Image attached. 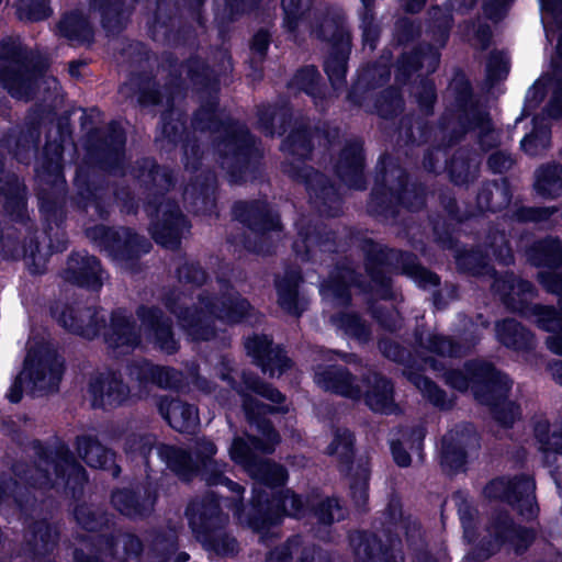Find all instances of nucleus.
I'll return each mask as SVG.
<instances>
[{
    "instance_id": "45",
    "label": "nucleus",
    "mask_w": 562,
    "mask_h": 562,
    "mask_svg": "<svg viewBox=\"0 0 562 562\" xmlns=\"http://www.w3.org/2000/svg\"><path fill=\"white\" fill-rule=\"evenodd\" d=\"M339 326L348 334L359 340H366L369 331L361 319L356 315H344L339 319Z\"/></svg>"
},
{
    "instance_id": "12",
    "label": "nucleus",
    "mask_w": 562,
    "mask_h": 562,
    "mask_svg": "<svg viewBox=\"0 0 562 562\" xmlns=\"http://www.w3.org/2000/svg\"><path fill=\"white\" fill-rule=\"evenodd\" d=\"M247 352L258 361V364L265 372L271 376L276 373H282L289 366L290 360L280 349L271 346V340L267 336H254L246 340Z\"/></svg>"
},
{
    "instance_id": "10",
    "label": "nucleus",
    "mask_w": 562,
    "mask_h": 562,
    "mask_svg": "<svg viewBox=\"0 0 562 562\" xmlns=\"http://www.w3.org/2000/svg\"><path fill=\"white\" fill-rule=\"evenodd\" d=\"M157 215H162V222L151 227L154 239L166 248L178 246L183 229L187 228V221L179 209L171 204H161Z\"/></svg>"
},
{
    "instance_id": "64",
    "label": "nucleus",
    "mask_w": 562,
    "mask_h": 562,
    "mask_svg": "<svg viewBox=\"0 0 562 562\" xmlns=\"http://www.w3.org/2000/svg\"><path fill=\"white\" fill-rule=\"evenodd\" d=\"M391 450L395 462L400 467H407L411 463L408 453L398 443L392 442Z\"/></svg>"
},
{
    "instance_id": "32",
    "label": "nucleus",
    "mask_w": 562,
    "mask_h": 562,
    "mask_svg": "<svg viewBox=\"0 0 562 562\" xmlns=\"http://www.w3.org/2000/svg\"><path fill=\"white\" fill-rule=\"evenodd\" d=\"M158 454L167 465L182 479H189L190 474L195 470V462L182 449L161 446L158 448Z\"/></svg>"
},
{
    "instance_id": "18",
    "label": "nucleus",
    "mask_w": 562,
    "mask_h": 562,
    "mask_svg": "<svg viewBox=\"0 0 562 562\" xmlns=\"http://www.w3.org/2000/svg\"><path fill=\"white\" fill-rule=\"evenodd\" d=\"M68 273L71 276H67V279L82 286L98 289L102 284L103 272L99 261L92 256L79 254L72 256L68 262Z\"/></svg>"
},
{
    "instance_id": "36",
    "label": "nucleus",
    "mask_w": 562,
    "mask_h": 562,
    "mask_svg": "<svg viewBox=\"0 0 562 562\" xmlns=\"http://www.w3.org/2000/svg\"><path fill=\"white\" fill-rule=\"evenodd\" d=\"M53 470L56 477L64 476L65 470L59 462L55 460H50V458L45 454L44 458L41 459L40 465L32 471V473L25 475V480L31 482L33 485H37L40 487H44L48 485L52 481L49 477V470Z\"/></svg>"
},
{
    "instance_id": "20",
    "label": "nucleus",
    "mask_w": 562,
    "mask_h": 562,
    "mask_svg": "<svg viewBox=\"0 0 562 562\" xmlns=\"http://www.w3.org/2000/svg\"><path fill=\"white\" fill-rule=\"evenodd\" d=\"M495 291L502 294L505 304L513 311L526 313V305L533 296L532 285L528 281L510 277L504 280H496Z\"/></svg>"
},
{
    "instance_id": "50",
    "label": "nucleus",
    "mask_w": 562,
    "mask_h": 562,
    "mask_svg": "<svg viewBox=\"0 0 562 562\" xmlns=\"http://www.w3.org/2000/svg\"><path fill=\"white\" fill-rule=\"evenodd\" d=\"M425 347L431 352L441 356L458 355V349L452 344V341L437 335H429L427 338V345H425Z\"/></svg>"
},
{
    "instance_id": "48",
    "label": "nucleus",
    "mask_w": 562,
    "mask_h": 562,
    "mask_svg": "<svg viewBox=\"0 0 562 562\" xmlns=\"http://www.w3.org/2000/svg\"><path fill=\"white\" fill-rule=\"evenodd\" d=\"M319 520L324 524H330L344 517V512L336 499H326L323 502L316 513Z\"/></svg>"
},
{
    "instance_id": "41",
    "label": "nucleus",
    "mask_w": 562,
    "mask_h": 562,
    "mask_svg": "<svg viewBox=\"0 0 562 562\" xmlns=\"http://www.w3.org/2000/svg\"><path fill=\"white\" fill-rule=\"evenodd\" d=\"M112 503L122 514L126 516L143 515L144 509L140 508L135 495L130 491H119L112 495Z\"/></svg>"
},
{
    "instance_id": "23",
    "label": "nucleus",
    "mask_w": 562,
    "mask_h": 562,
    "mask_svg": "<svg viewBox=\"0 0 562 562\" xmlns=\"http://www.w3.org/2000/svg\"><path fill=\"white\" fill-rule=\"evenodd\" d=\"M362 168L363 157L361 154V145L355 142L344 149L337 167V172L350 187L362 189Z\"/></svg>"
},
{
    "instance_id": "58",
    "label": "nucleus",
    "mask_w": 562,
    "mask_h": 562,
    "mask_svg": "<svg viewBox=\"0 0 562 562\" xmlns=\"http://www.w3.org/2000/svg\"><path fill=\"white\" fill-rule=\"evenodd\" d=\"M299 547V539L290 540L285 546L271 551L267 562H286L288 558L292 555L293 549L297 551Z\"/></svg>"
},
{
    "instance_id": "34",
    "label": "nucleus",
    "mask_w": 562,
    "mask_h": 562,
    "mask_svg": "<svg viewBox=\"0 0 562 562\" xmlns=\"http://www.w3.org/2000/svg\"><path fill=\"white\" fill-rule=\"evenodd\" d=\"M543 121V117H536L532 133L526 135L520 142L521 149L530 156L541 154L550 145V131Z\"/></svg>"
},
{
    "instance_id": "8",
    "label": "nucleus",
    "mask_w": 562,
    "mask_h": 562,
    "mask_svg": "<svg viewBox=\"0 0 562 562\" xmlns=\"http://www.w3.org/2000/svg\"><path fill=\"white\" fill-rule=\"evenodd\" d=\"M535 482L532 479L522 476L517 481L504 479L494 480L486 485L484 494L488 498H504L526 518H532L538 513L535 501Z\"/></svg>"
},
{
    "instance_id": "33",
    "label": "nucleus",
    "mask_w": 562,
    "mask_h": 562,
    "mask_svg": "<svg viewBox=\"0 0 562 562\" xmlns=\"http://www.w3.org/2000/svg\"><path fill=\"white\" fill-rule=\"evenodd\" d=\"M562 168L558 164H551L538 170L535 188L543 196L554 198L562 193Z\"/></svg>"
},
{
    "instance_id": "51",
    "label": "nucleus",
    "mask_w": 562,
    "mask_h": 562,
    "mask_svg": "<svg viewBox=\"0 0 562 562\" xmlns=\"http://www.w3.org/2000/svg\"><path fill=\"white\" fill-rule=\"evenodd\" d=\"M495 418L504 426L512 425L519 417V408L513 403L495 404Z\"/></svg>"
},
{
    "instance_id": "7",
    "label": "nucleus",
    "mask_w": 562,
    "mask_h": 562,
    "mask_svg": "<svg viewBox=\"0 0 562 562\" xmlns=\"http://www.w3.org/2000/svg\"><path fill=\"white\" fill-rule=\"evenodd\" d=\"M41 75L24 63L20 46L14 42L0 43V86L15 99L27 100Z\"/></svg>"
},
{
    "instance_id": "21",
    "label": "nucleus",
    "mask_w": 562,
    "mask_h": 562,
    "mask_svg": "<svg viewBox=\"0 0 562 562\" xmlns=\"http://www.w3.org/2000/svg\"><path fill=\"white\" fill-rule=\"evenodd\" d=\"M548 88L552 95L547 108L548 116L559 117L562 115V66L557 65L552 71V78L541 77L528 92V99L536 101L542 99L543 89Z\"/></svg>"
},
{
    "instance_id": "47",
    "label": "nucleus",
    "mask_w": 562,
    "mask_h": 562,
    "mask_svg": "<svg viewBox=\"0 0 562 562\" xmlns=\"http://www.w3.org/2000/svg\"><path fill=\"white\" fill-rule=\"evenodd\" d=\"M5 211L12 218H22L25 211V196L23 190L16 184L11 196L5 201Z\"/></svg>"
},
{
    "instance_id": "46",
    "label": "nucleus",
    "mask_w": 562,
    "mask_h": 562,
    "mask_svg": "<svg viewBox=\"0 0 562 562\" xmlns=\"http://www.w3.org/2000/svg\"><path fill=\"white\" fill-rule=\"evenodd\" d=\"M277 506L282 507V513L286 516L299 517L304 512L303 502L290 491L278 497Z\"/></svg>"
},
{
    "instance_id": "55",
    "label": "nucleus",
    "mask_w": 562,
    "mask_h": 562,
    "mask_svg": "<svg viewBox=\"0 0 562 562\" xmlns=\"http://www.w3.org/2000/svg\"><path fill=\"white\" fill-rule=\"evenodd\" d=\"M480 130L481 144L491 147L495 144L497 136L491 127V122L486 115H481L477 119L476 126Z\"/></svg>"
},
{
    "instance_id": "59",
    "label": "nucleus",
    "mask_w": 562,
    "mask_h": 562,
    "mask_svg": "<svg viewBox=\"0 0 562 562\" xmlns=\"http://www.w3.org/2000/svg\"><path fill=\"white\" fill-rule=\"evenodd\" d=\"M178 273L180 281H186L187 283H202L205 280L204 271L194 265L181 267Z\"/></svg>"
},
{
    "instance_id": "5",
    "label": "nucleus",
    "mask_w": 562,
    "mask_h": 562,
    "mask_svg": "<svg viewBox=\"0 0 562 562\" xmlns=\"http://www.w3.org/2000/svg\"><path fill=\"white\" fill-rule=\"evenodd\" d=\"M187 515L190 526L199 539L218 554H231L236 551V541L228 536L215 533L228 520L221 510L217 499L210 497L201 503H192Z\"/></svg>"
},
{
    "instance_id": "37",
    "label": "nucleus",
    "mask_w": 562,
    "mask_h": 562,
    "mask_svg": "<svg viewBox=\"0 0 562 562\" xmlns=\"http://www.w3.org/2000/svg\"><path fill=\"white\" fill-rule=\"evenodd\" d=\"M535 431L540 449L544 453L554 452L562 456V426L550 434L548 423L541 422L537 424Z\"/></svg>"
},
{
    "instance_id": "61",
    "label": "nucleus",
    "mask_w": 562,
    "mask_h": 562,
    "mask_svg": "<svg viewBox=\"0 0 562 562\" xmlns=\"http://www.w3.org/2000/svg\"><path fill=\"white\" fill-rule=\"evenodd\" d=\"M269 46V35L266 31H259L255 34L251 50L257 54L260 58L265 55Z\"/></svg>"
},
{
    "instance_id": "40",
    "label": "nucleus",
    "mask_w": 562,
    "mask_h": 562,
    "mask_svg": "<svg viewBox=\"0 0 562 562\" xmlns=\"http://www.w3.org/2000/svg\"><path fill=\"white\" fill-rule=\"evenodd\" d=\"M312 0H282L284 10V23L289 30H294L299 21L310 9Z\"/></svg>"
},
{
    "instance_id": "43",
    "label": "nucleus",
    "mask_w": 562,
    "mask_h": 562,
    "mask_svg": "<svg viewBox=\"0 0 562 562\" xmlns=\"http://www.w3.org/2000/svg\"><path fill=\"white\" fill-rule=\"evenodd\" d=\"M408 378L431 403L441 407L445 405L443 392L429 379L419 374H411Z\"/></svg>"
},
{
    "instance_id": "62",
    "label": "nucleus",
    "mask_w": 562,
    "mask_h": 562,
    "mask_svg": "<svg viewBox=\"0 0 562 562\" xmlns=\"http://www.w3.org/2000/svg\"><path fill=\"white\" fill-rule=\"evenodd\" d=\"M510 0H487L484 11L490 19H498Z\"/></svg>"
},
{
    "instance_id": "22",
    "label": "nucleus",
    "mask_w": 562,
    "mask_h": 562,
    "mask_svg": "<svg viewBox=\"0 0 562 562\" xmlns=\"http://www.w3.org/2000/svg\"><path fill=\"white\" fill-rule=\"evenodd\" d=\"M490 536L494 538L492 549L487 554H492L505 541H509L516 552L525 549L533 539V533L526 529H516L507 518L499 519L488 530Z\"/></svg>"
},
{
    "instance_id": "49",
    "label": "nucleus",
    "mask_w": 562,
    "mask_h": 562,
    "mask_svg": "<svg viewBox=\"0 0 562 562\" xmlns=\"http://www.w3.org/2000/svg\"><path fill=\"white\" fill-rule=\"evenodd\" d=\"M154 441V437L150 435L134 436L126 442V452L138 453L142 458L146 459L153 448Z\"/></svg>"
},
{
    "instance_id": "9",
    "label": "nucleus",
    "mask_w": 562,
    "mask_h": 562,
    "mask_svg": "<svg viewBox=\"0 0 562 562\" xmlns=\"http://www.w3.org/2000/svg\"><path fill=\"white\" fill-rule=\"evenodd\" d=\"M333 42L334 52L325 60V71L335 89L342 83L347 70V57L350 50V36L342 24H338L333 20H326L322 24L318 36L326 37Z\"/></svg>"
},
{
    "instance_id": "39",
    "label": "nucleus",
    "mask_w": 562,
    "mask_h": 562,
    "mask_svg": "<svg viewBox=\"0 0 562 562\" xmlns=\"http://www.w3.org/2000/svg\"><path fill=\"white\" fill-rule=\"evenodd\" d=\"M16 11L21 20L38 21L48 16L45 0H19Z\"/></svg>"
},
{
    "instance_id": "42",
    "label": "nucleus",
    "mask_w": 562,
    "mask_h": 562,
    "mask_svg": "<svg viewBox=\"0 0 562 562\" xmlns=\"http://www.w3.org/2000/svg\"><path fill=\"white\" fill-rule=\"evenodd\" d=\"M319 75L314 67H306L301 69L290 82V88L295 90H303L307 94L315 97V86L318 81Z\"/></svg>"
},
{
    "instance_id": "53",
    "label": "nucleus",
    "mask_w": 562,
    "mask_h": 562,
    "mask_svg": "<svg viewBox=\"0 0 562 562\" xmlns=\"http://www.w3.org/2000/svg\"><path fill=\"white\" fill-rule=\"evenodd\" d=\"M408 274L414 279V281L423 288L427 286H436L439 282L436 274L426 270L420 266H414L408 270Z\"/></svg>"
},
{
    "instance_id": "6",
    "label": "nucleus",
    "mask_w": 562,
    "mask_h": 562,
    "mask_svg": "<svg viewBox=\"0 0 562 562\" xmlns=\"http://www.w3.org/2000/svg\"><path fill=\"white\" fill-rule=\"evenodd\" d=\"M447 383L459 391L472 389L482 403L493 405V394L499 398L510 389L509 379L496 372L491 366L472 363L464 371H451L446 375Z\"/></svg>"
},
{
    "instance_id": "14",
    "label": "nucleus",
    "mask_w": 562,
    "mask_h": 562,
    "mask_svg": "<svg viewBox=\"0 0 562 562\" xmlns=\"http://www.w3.org/2000/svg\"><path fill=\"white\" fill-rule=\"evenodd\" d=\"M128 370L131 379L136 380L139 384V390L135 394L138 397L146 394L144 390L147 389L149 383L157 384L160 387H172L180 381L175 370L156 367L147 361L135 363Z\"/></svg>"
},
{
    "instance_id": "19",
    "label": "nucleus",
    "mask_w": 562,
    "mask_h": 562,
    "mask_svg": "<svg viewBox=\"0 0 562 562\" xmlns=\"http://www.w3.org/2000/svg\"><path fill=\"white\" fill-rule=\"evenodd\" d=\"M159 412L169 425L180 432L190 431L199 424L196 408L177 400H161Z\"/></svg>"
},
{
    "instance_id": "63",
    "label": "nucleus",
    "mask_w": 562,
    "mask_h": 562,
    "mask_svg": "<svg viewBox=\"0 0 562 562\" xmlns=\"http://www.w3.org/2000/svg\"><path fill=\"white\" fill-rule=\"evenodd\" d=\"M216 447L212 441L201 440L196 443V459L204 461L216 453Z\"/></svg>"
},
{
    "instance_id": "2",
    "label": "nucleus",
    "mask_w": 562,
    "mask_h": 562,
    "mask_svg": "<svg viewBox=\"0 0 562 562\" xmlns=\"http://www.w3.org/2000/svg\"><path fill=\"white\" fill-rule=\"evenodd\" d=\"M192 297L179 295L175 301L169 300L168 308L177 315L179 325L192 340H209L215 335L217 323L223 325L236 324L247 316L250 306L238 294L231 293L220 301V305L201 293Z\"/></svg>"
},
{
    "instance_id": "1",
    "label": "nucleus",
    "mask_w": 562,
    "mask_h": 562,
    "mask_svg": "<svg viewBox=\"0 0 562 562\" xmlns=\"http://www.w3.org/2000/svg\"><path fill=\"white\" fill-rule=\"evenodd\" d=\"M244 386H235L237 394L241 397L243 407L250 425H255L261 438L249 436L248 441L243 438H235L231 448V459L241 465L254 479L266 485H280L286 480L285 470L278 464L269 461L257 460L255 451L271 452L279 442V435L271 428L261 415L269 412H283L282 408H270L258 403L250 393L260 395L270 400L272 403H280L283 400L282 394L269 385L260 383L252 375L241 374Z\"/></svg>"
},
{
    "instance_id": "31",
    "label": "nucleus",
    "mask_w": 562,
    "mask_h": 562,
    "mask_svg": "<svg viewBox=\"0 0 562 562\" xmlns=\"http://www.w3.org/2000/svg\"><path fill=\"white\" fill-rule=\"evenodd\" d=\"M78 452L92 468L105 469L113 462V454L90 437L78 438Z\"/></svg>"
},
{
    "instance_id": "29",
    "label": "nucleus",
    "mask_w": 562,
    "mask_h": 562,
    "mask_svg": "<svg viewBox=\"0 0 562 562\" xmlns=\"http://www.w3.org/2000/svg\"><path fill=\"white\" fill-rule=\"evenodd\" d=\"M497 337L502 344L515 349L532 346L533 337L514 319H506L496 326Z\"/></svg>"
},
{
    "instance_id": "26",
    "label": "nucleus",
    "mask_w": 562,
    "mask_h": 562,
    "mask_svg": "<svg viewBox=\"0 0 562 562\" xmlns=\"http://www.w3.org/2000/svg\"><path fill=\"white\" fill-rule=\"evenodd\" d=\"M235 214L239 216L243 222H247L254 231L262 235L280 228L278 216L272 215L270 211L265 207H259V205H237L235 207Z\"/></svg>"
},
{
    "instance_id": "60",
    "label": "nucleus",
    "mask_w": 562,
    "mask_h": 562,
    "mask_svg": "<svg viewBox=\"0 0 562 562\" xmlns=\"http://www.w3.org/2000/svg\"><path fill=\"white\" fill-rule=\"evenodd\" d=\"M513 164V158L503 151L494 153L488 158V166L494 172H504L508 170Z\"/></svg>"
},
{
    "instance_id": "15",
    "label": "nucleus",
    "mask_w": 562,
    "mask_h": 562,
    "mask_svg": "<svg viewBox=\"0 0 562 562\" xmlns=\"http://www.w3.org/2000/svg\"><path fill=\"white\" fill-rule=\"evenodd\" d=\"M314 379L316 384L326 391H331L353 400L359 398L361 395L359 386L353 385L350 374L340 368L318 367Z\"/></svg>"
},
{
    "instance_id": "24",
    "label": "nucleus",
    "mask_w": 562,
    "mask_h": 562,
    "mask_svg": "<svg viewBox=\"0 0 562 562\" xmlns=\"http://www.w3.org/2000/svg\"><path fill=\"white\" fill-rule=\"evenodd\" d=\"M368 387L364 401L372 411L385 414L395 412L393 387L386 379L373 375L368 380Z\"/></svg>"
},
{
    "instance_id": "52",
    "label": "nucleus",
    "mask_w": 562,
    "mask_h": 562,
    "mask_svg": "<svg viewBox=\"0 0 562 562\" xmlns=\"http://www.w3.org/2000/svg\"><path fill=\"white\" fill-rule=\"evenodd\" d=\"M351 496L357 506L361 507L368 499V473L363 471L351 484Z\"/></svg>"
},
{
    "instance_id": "44",
    "label": "nucleus",
    "mask_w": 562,
    "mask_h": 562,
    "mask_svg": "<svg viewBox=\"0 0 562 562\" xmlns=\"http://www.w3.org/2000/svg\"><path fill=\"white\" fill-rule=\"evenodd\" d=\"M352 435L349 430H337L333 442L328 447L329 454H337L341 459H349L352 452Z\"/></svg>"
},
{
    "instance_id": "3",
    "label": "nucleus",
    "mask_w": 562,
    "mask_h": 562,
    "mask_svg": "<svg viewBox=\"0 0 562 562\" xmlns=\"http://www.w3.org/2000/svg\"><path fill=\"white\" fill-rule=\"evenodd\" d=\"M140 322L139 328L130 322L124 311L113 313L110 326L103 333L108 346L119 353H125L136 347L142 335L154 341L165 352L177 350V341L173 339L169 324L161 321L160 312L151 307H140L137 311Z\"/></svg>"
},
{
    "instance_id": "35",
    "label": "nucleus",
    "mask_w": 562,
    "mask_h": 562,
    "mask_svg": "<svg viewBox=\"0 0 562 562\" xmlns=\"http://www.w3.org/2000/svg\"><path fill=\"white\" fill-rule=\"evenodd\" d=\"M530 259L536 266L558 267L562 262V249L559 241L548 239L540 243L533 249Z\"/></svg>"
},
{
    "instance_id": "30",
    "label": "nucleus",
    "mask_w": 562,
    "mask_h": 562,
    "mask_svg": "<svg viewBox=\"0 0 562 562\" xmlns=\"http://www.w3.org/2000/svg\"><path fill=\"white\" fill-rule=\"evenodd\" d=\"M58 31L71 42L86 43L92 38L91 26L80 12L65 15L58 24Z\"/></svg>"
},
{
    "instance_id": "4",
    "label": "nucleus",
    "mask_w": 562,
    "mask_h": 562,
    "mask_svg": "<svg viewBox=\"0 0 562 562\" xmlns=\"http://www.w3.org/2000/svg\"><path fill=\"white\" fill-rule=\"evenodd\" d=\"M63 374V361L48 351H30L24 369L10 389L8 397L16 403L21 400L22 389L41 394L57 389Z\"/></svg>"
},
{
    "instance_id": "54",
    "label": "nucleus",
    "mask_w": 562,
    "mask_h": 562,
    "mask_svg": "<svg viewBox=\"0 0 562 562\" xmlns=\"http://www.w3.org/2000/svg\"><path fill=\"white\" fill-rule=\"evenodd\" d=\"M362 30H363V42L366 46L373 49L375 41L378 38L376 27L372 23L371 12H361Z\"/></svg>"
},
{
    "instance_id": "27",
    "label": "nucleus",
    "mask_w": 562,
    "mask_h": 562,
    "mask_svg": "<svg viewBox=\"0 0 562 562\" xmlns=\"http://www.w3.org/2000/svg\"><path fill=\"white\" fill-rule=\"evenodd\" d=\"M547 40L558 36L557 50L562 57V0H539Z\"/></svg>"
},
{
    "instance_id": "38",
    "label": "nucleus",
    "mask_w": 562,
    "mask_h": 562,
    "mask_svg": "<svg viewBox=\"0 0 562 562\" xmlns=\"http://www.w3.org/2000/svg\"><path fill=\"white\" fill-rule=\"evenodd\" d=\"M224 468V464L205 463L203 473L205 482L210 485H225L229 491L240 496L244 488L239 484L223 476Z\"/></svg>"
},
{
    "instance_id": "17",
    "label": "nucleus",
    "mask_w": 562,
    "mask_h": 562,
    "mask_svg": "<svg viewBox=\"0 0 562 562\" xmlns=\"http://www.w3.org/2000/svg\"><path fill=\"white\" fill-rule=\"evenodd\" d=\"M55 317L63 327L87 338L94 337L99 333V323H104L103 314L99 315V313H92L90 310L78 312L72 307H67Z\"/></svg>"
},
{
    "instance_id": "56",
    "label": "nucleus",
    "mask_w": 562,
    "mask_h": 562,
    "mask_svg": "<svg viewBox=\"0 0 562 562\" xmlns=\"http://www.w3.org/2000/svg\"><path fill=\"white\" fill-rule=\"evenodd\" d=\"M508 67L505 57L502 54L491 56L487 64V75L491 79H498L507 74Z\"/></svg>"
},
{
    "instance_id": "25",
    "label": "nucleus",
    "mask_w": 562,
    "mask_h": 562,
    "mask_svg": "<svg viewBox=\"0 0 562 562\" xmlns=\"http://www.w3.org/2000/svg\"><path fill=\"white\" fill-rule=\"evenodd\" d=\"M532 312L537 325L547 331L553 333L547 339L549 350L562 356V317L550 307L535 306Z\"/></svg>"
},
{
    "instance_id": "13",
    "label": "nucleus",
    "mask_w": 562,
    "mask_h": 562,
    "mask_svg": "<svg viewBox=\"0 0 562 562\" xmlns=\"http://www.w3.org/2000/svg\"><path fill=\"white\" fill-rule=\"evenodd\" d=\"M90 393L94 406L112 407L124 403L131 392L114 374H106L91 381Z\"/></svg>"
},
{
    "instance_id": "16",
    "label": "nucleus",
    "mask_w": 562,
    "mask_h": 562,
    "mask_svg": "<svg viewBox=\"0 0 562 562\" xmlns=\"http://www.w3.org/2000/svg\"><path fill=\"white\" fill-rule=\"evenodd\" d=\"M476 442V436L469 427L451 430L442 439V462L450 467H460L467 449Z\"/></svg>"
},
{
    "instance_id": "11",
    "label": "nucleus",
    "mask_w": 562,
    "mask_h": 562,
    "mask_svg": "<svg viewBox=\"0 0 562 562\" xmlns=\"http://www.w3.org/2000/svg\"><path fill=\"white\" fill-rule=\"evenodd\" d=\"M350 542L356 562H404L398 550L384 548L375 536L356 532Z\"/></svg>"
},
{
    "instance_id": "57",
    "label": "nucleus",
    "mask_w": 562,
    "mask_h": 562,
    "mask_svg": "<svg viewBox=\"0 0 562 562\" xmlns=\"http://www.w3.org/2000/svg\"><path fill=\"white\" fill-rule=\"evenodd\" d=\"M539 280L549 292L562 295V272H540Z\"/></svg>"
},
{
    "instance_id": "28",
    "label": "nucleus",
    "mask_w": 562,
    "mask_h": 562,
    "mask_svg": "<svg viewBox=\"0 0 562 562\" xmlns=\"http://www.w3.org/2000/svg\"><path fill=\"white\" fill-rule=\"evenodd\" d=\"M299 277L290 276L289 278L278 281V302L279 305L288 313L300 315L305 308L304 299L297 295Z\"/></svg>"
}]
</instances>
